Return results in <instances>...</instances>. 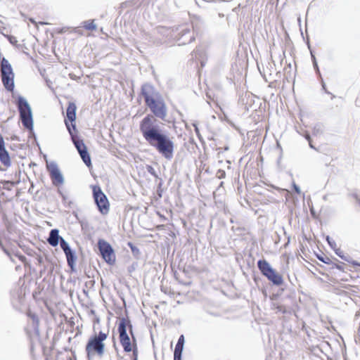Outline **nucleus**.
<instances>
[{"mask_svg": "<svg viewBox=\"0 0 360 360\" xmlns=\"http://www.w3.org/2000/svg\"><path fill=\"white\" fill-rule=\"evenodd\" d=\"M153 115L148 114L139 123V130L144 140L167 160L173 158L174 143L172 138L158 124L155 117L165 120L166 105L162 96L146 105Z\"/></svg>", "mask_w": 360, "mask_h": 360, "instance_id": "obj_1", "label": "nucleus"}, {"mask_svg": "<svg viewBox=\"0 0 360 360\" xmlns=\"http://www.w3.org/2000/svg\"><path fill=\"white\" fill-rule=\"evenodd\" d=\"M107 337V333L100 331L98 335H94L89 340L85 348L89 358L95 354H97L99 356L103 355L105 347L103 341Z\"/></svg>", "mask_w": 360, "mask_h": 360, "instance_id": "obj_2", "label": "nucleus"}, {"mask_svg": "<svg viewBox=\"0 0 360 360\" xmlns=\"http://www.w3.org/2000/svg\"><path fill=\"white\" fill-rule=\"evenodd\" d=\"M17 105L22 125L27 129H32L33 120L31 108L27 100L20 96L18 98Z\"/></svg>", "mask_w": 360, "mask_h": 360, "instance_id": "obj_3", "label": "nucleus"}, {"mask_svg": "<svg viewBox=\"0 0 360 360\" xmlns=\"http://www.w3.org/2000/svg\"><path fill=\"white\" fill-rule=\"evenodd\" d=\"M257 266L261 273L276 285H281L283 282L281 275L276 272L271 265L264 259L257 262Z\"/></svg>", "mask_w": 360, "mask_h": 360, "instance_id": "obj_4", "label": "nucleus"}, {"mask_svg": "<svg viewBox=\"0 0 360 360\" xmlns=\"http://www.w3.org/2000/svg\"><path fill=\"white\" fill-rule=\"evenodd\" d=\"M65 124L67 127V129L70 133V135L71 136L72 141L77 148L81 158L82 159L84 164L89 167L91 165V160L90 155L88 153L87 148L84 143L83 140L78 139L72 132V128L70 127V124L65 122Z\"/></svg>", "mask_w": 360, "mask_h": 360, "instance_id": "obj_5", "label": "nucleus"}, {"mask_svg": "<svg viewBox=\"0 0 360 360\" xmlns=\"http://www.w3.org/2000/svg\"><path fill=\"white\" fill-rule=\"evenodd\" d=\"M93 197L98 210L103 214L109 212V202L99 186H93Z\"/></svg>", "mask_w": 360, "mask_h": 360, "instance_id": "obj_6", "label": "nucleus"}, {"mask_svg": "<svg viewBox=\"0 0 360 360\" xmlns=\"http://www.w3.org/2000/svg\"><path fill=\"white\" fill-rule=\"evenodd\" d=\"M127 322L129 325L131 333H132V330H131L132 326L130 324V321H127L124 318H122L120 321L119 326H118V332L120 333V343H121L122 346L123 347L124 351L126 352H129L133 349V348L131 347V344L130 342L129 337L127 333Z\"/></svg>", "mask_w": 360, "mask_h": 360, "instance_id": "obj_7", "label": "nucleus"}, {"mask_svg": "<svg viewBox=\"0 0 360 360\" xmlns=\"http://www.w3.org/2000/svg\"><path fill=\"white\" fill-rule=\"evenodd\" d=\"M98 248L102 258L108 264H113L115 262L116 257L113 248L109 243L103 239L98 241Z\"/></svg>", "mask_w": 360, "mask_h": 360, "instance_id": "obj_8", "label": "nucleus"}, {"mask_svg": "<svg viewBox=\"0 0 360 360\" xmlns=\"http://www.w3.org/2000/svg\"><path fill=\"white\" fill-rule=\"evenodd\" d=\"M47 169L49 172L53 185L58 186L64 183V177L60 171L58 165L55 162L47 163Z\"/></svg>", "mask_w": 360, "mask_h": 360, "instance_id": "obj_9", "label": "nucleus"}, {"mask_svg": "<svg viewBox=\"0 0 360 360\" xmlns=\"http://www.w3.org/2000/svg\"><path fill=\"white\" fill-rule=\"evenodd\" d=\"M141 95L143 96L146 105L161 96L155 87L148 83L142 85Z\"/></svg>", "mask_w": 360, "mask_h": 360, "instance_id": "obj_10", "label": "nucleus"}, {"mask_svg": "<svg viewBox=\"0 0 360 360\" xmlns=\"http://www.w3.org/2000/svg\"><path fill=\"white\" fill-rule=\"evenodd\" d=\"M76 110L77 107L75 103L70 102L66 110V116L68 120L71 122V126L73 130H76V125L72 123L76 120Z\"/></svg>", "mask_w": 360, "mask_h": 360, "instance_id": "obj_11", "label": "nucleus"}, {"mask_svg": "<svg viewBox=\"0 0 360 360\" xmlns=\"http://www.w3.org/2000/svg\"><path fill=\"white\" fill-rule=\"evenodd\" d=\"M0 160L5 165L8 166L11 164L10 158L4 146V141L0 134Z\"/></svg>", "mask_w": 360, "mask_h": 360, "instance_id": "obj_12", "label": "nucleus"}, {"mask_svg": "<svg viewBox=\"0 0 360 360\" xmlns=\"http://www.w3.org/2000/svg\"><path fill=\"white\" fill-rule=\"evenodd\" d=\"M184 336L181 335L179 338L174 352V360H181V354L184 345Z\"/></svg>", "mask_w": 360, "mask_h": 360, "instance_id": "obj_13", "label": "nucleus"}, {"mask_svg": "<svg viewBox=\"0 0 360 360\" xmlns=\"http://www.w3.org/2000/svg\"><path fill=\"white\" fill-rule=\"evenodd\" d=\"M2 83L6 89L12 91L14 89V74H1Z\"/></svg>", "mask_w": 360, "mask_h": 360, "instance_id": "obj_14", "label": "nucleus"}, {"mask_svg": "<svg viewBox=\"0 0 360 360\" xmlns=\"http://www.w3.org/2000/svg\"><path fill=\"white\" fill-rule=\"evenodd\" d=\"M60 238L62 237L59 236V231L53 229L51 230L47 241L50 245L56 247L59 243Z\"/></svg>", "mask_w": 360, "mask_h": 360, "instance_id": "obj_15", "label": "nucleus"}, {"mask_svg": "<svg viewBox=\"0 0 360 360\" xmlns=\"http://www.w3.org/2000/svg\"><path fill=\"white\" fill-rule=\"evenodd\" d=\"M64 253L65 255L68 266L71 268L72 270H73L74 267L75 266V262L77 259V256L75 255V251H73L70 248L68 250H65L64 252Z\"/></svg>", "mask_w": 360, "mask_h": 360, "instance_id": "obj_16", "label": "nucleus"}, {"mask_svg": "<svg viewBox=\"0 0 360 360\" xmlns=\"http://www.w3.org/2000/svg\"><path fill=\"white\" fill-rule=\"evenodd\" d=\"M1 74L13 75V71L11 65L7 59L2 58L0 65Z\"/></svg>", "mask_w": 360, "mask_h": 360, "instance_id": "obj_17", "label": "nucleus"}, {"mask_svg": "<svg viewBox=\"0 0 360 360\" xmlns=\"http://www.w3.org/2000/svg\"><path fill=\"white\" fill-rule=\"evenodd\" d=\"M155 32L158 34L162 35L165 37H176L174 34V30L165 27H158L155 29Z\"/></svg>", "mask_w": 360, "mask_h": 360, "instance_id": "obj_18", "label": "nucleus"}, {"mask_svg": "<svg viewBox=\"0 0 360 360\" xmlns=\"http://www.w3.org/2000/svg\"><path fill=\"white\" fill-rule=\"evenodd\" d=\"M179 34H181V38L186 37L187 34H189V37L187 39H184L182 41V44L191 43L194 40V37L191 35V30L188 27H181L179 30Z\"/></svg>", "mask_w": 360, "mask_h": 360, "instance_id": "obj_19", "label": "nucleus"}, {"mask_svg": "<svg viewBox=\"0 0 360 360\" xmlns=\"http://www.w3.org/2000/svg\"><path fill=\"white\" fill-rule=\"evenodd\" d=\"M28 316L31 318L32 321V327L34 329V330L38 333L39 332V319L37 316L34 314L29 313Z\"/></svg>", "mask_w": 360, "mask_h": 360, "instance_id": "obj_20", "label": "nucleus"}, {"mask_svg": "<svg viewBox=\"0 0 360 360\" xmlns=\"http://www.w3.org/2000/svg\"><path fill=\"white\" fill-rule=\"evenodd\" d=\"M82 23H83V27L86 30H95L97 28V26L94 23V20H86V21H84Z\"/></svg>", "mask_w": 360, "mask_h": 360, "instance_id": "obj_21", "label": "nucleus"}, {"mask_svg": "<svg viewBox=\"0 0 360 360\" xmlns=\"http://www.w3.org/2000/svg\"><path fill=\"white\" fill-rule=\"evenodd\" d=\"M272 309H276L278 312H281L282 314L288 313V311L286 309V308L278 303L274 302L272 304Z\"/></svg>", "mask_w": 360, "mask_h": 360, "instance_id": "obj_22", "label": "nucleus"}, {"mask_svg": "<svg viewBox=\"0 0 360 360\" xmlns=\"http://www.w3.org/2000/svg\"><path fill=\"white\" fill-rule=\"evenodd\" d=\"M323 132V127L321 124H316L313 128V135L317 136L322 134Z\"/></svg>", "mask_w": 360, "mask_h": 360, "instance_id": "obj_23", "label": "nucleus"}, {"mask_svg": "<svg viewBox=\"0 0 360 360\" xmlns=\"http://www.w3.org/2000/svg\"><path fill=\"white\" fill-rule=\"evenodd\" d=\"M59 243H60V246L61 249L63 250V252L70 249L69 244L63 237L60 238V239L59 240Z\"/></svg>", "mask_w": 360, "mask_h": 360, "instance_id": "obj_24", "label": "nucleus"}, {"mask_svg": "<svg viewBox=\"0 0 360 360\" xmlns=\"http://www.w3.org/2000/svg\"><path fill=\"white\" fill-rule=\"evenodd\" d=\"M58 192L61 196L63 202L65 204H68V207H70L72 202L68 200V197L66 195H65L60 190H58Z\"/></svg>", "mask_w": 360, "mask_h": 360, "instance_id": "obj_25", "label": "nucleus"}, {"mask_svg": "<svg viewBox=\"0 0 360 360\" xmlns=\"http://www.w3.org/2000/svg\"><path fill=\"white\" fill-rule=\"evenodd\" d=\"M326 240L328 241L331 248H333V250L336 248V243L330 236H328L326 237Z\"/></svg>", "mask_w": 360, "mask_h": 360, "instance_id": "obj_26", "label": "nucleus"}, {"mask_svg": "<svg viewBox=\"0 0 360 360\" xmlns=\"http://www.w3.org/2000/svg\"><path fill=\"white\" fill-rule=\"evenodd\" d=\"M147 170L154 177H158V174H157L155 169L152 166H148Z\"/></svg>", "mask_w": 360, "mask_h": 360, "instance_id": "obj_27", "label": "nucleus"}, {"mask_svg": "<svg viewBox=\"0 0 360 360\" xmlns=\"http://www.w3.org/2000/svg\"><path fill=\"white\" fill-rule=\"evenodd\" d=\"M334 250L338 256H339L342 259H344L345 260H347L345 256L343 255V252L340 248H335Z\"/></svg>", "mask_w": 360, "mask_h": 360, "instance_id": "obj_28", "label": "nucleus"}, {"mask_svg": "<svg viewBox=\"0 0 360 360\" xmlns=\"http://www.w3.org/2000/svg\"><path fill=\"white\" fill-rule=\"evenodd\" d=\"M133 352V360H137L138 358V349L136 345L133 347L131 350Z\"/></svg>", "mask_w": 360, "mask_h": 360, "instance_id": "obj_29", "label": "nucleus"}, {"mask_svg": "<svg viewBox=\"0 0 360 360\" xmlns=\"http://www.w3.org/2000/svg\"><path fill=\"white\" fill-rule=\"evenodd\" d=\"M311 57H312V60H313V65H314V68L316 69V72L320 74V72H319V67H318V64H317V62H316V58L314 55H311Z\"/></svg>", "mask_w": 360, "mask_h": 360, "instance_id": "obj_30", "label": "nucleus"}, {"mask_svg": "<svg viewBox=\"0 0 360 360\" xmlns=\"http://www.w3.org/2000/svg\"><path fill=\"white\" fill-rule=\"evenodd\" d=\"M193 126L195 128V132L197 136L198 137L199 139H201V135H200V131H199V129L198 127L197 124L196 123H193Z\"/></svg>", "mask_w": 360, "mask_h": 360, "instance_id": "obj_31", "label": "nucleus"}, {"mask_svg": "<svg viewBox=\"0 0 360 360\" xmlns=\"http://www.w3.org/2000/svg\"><path fill=\"white\" fill-rule=\"evenodd\" d=\"M217 176L219 178V179H222V178H224L225 176H226V173L224 170L222 169H219L217 171Z\"/></svg>", "mask_w": 360, "mask_h": 360, "instance_id": "obj_32", "label": "nucleus"}, {"mask_svg": "<svg viewBox=\"0 0 360 360\" xmlns=\"http://www.w3.org/2000/svg\"><path fill=\"white\" fill-rule=\"evenodd\" d=\"M7 38L12 44H15L18 42L16 38L13 36H7Z\"/></svg>", "mask_w": 360, "mask_h": 360, "instance_id": "obj_33", "label": "nucleus"}, {"mask_svg": "<svg viewBox=\"0 0 360 360\" xmlns=\"http://www.w3.org/2000/svg\"><path fill=\"white\" fill-rule=\"evenodd\" d=\"M293 188L295 189V191L297 193L300 194L301 193L300 187L297 185H296L295 183L293 184Z\"/></svg>", "mask_w": 360, "mask_h": 360, "instance_id": "obj_34", "label": "nucleus"}, {"mask_svg": "<svg viewBox=\"0 0 360 360\" xmlns=\"http://www.w3.org/2000/svg\"><path fill=\"white\" fill-rule=\"evenodd\" d=\"M352 195L360 205V196L356 193H354Z\"/></svg>", "mask_w": 360, "mask_h": 360, "instance_id": "obj_35", "label": "nucleus"}, {"mask_svg": "<svg viewBox=\"0 0 360 360\" xmlns=\"http://www.w3.org/2000/svg\"><path fill=\"white\" fill-rule=\"evenodd\" d=\"M304 138L308 141H311V136L309 135V134L308 132H306L304 135Z\"/></svg>", "mask_w": 360, "mask_h": 360, "instance_id": "obj_36", "label": "nucleus"}, {"mask_svg": "<svg viewBox=\"0 0 360 360\" xmlns=\"http://www.w3.org/2000/svg\"><path fill=\"white\" fill-rule=\"evenodd\" d=\"M200 51H200V50H199V49H195V50L194 51V54H195V57H197V56L199 54V53H200Z\"/></svg>", "mask_w": 360, "mask_h": 360, "instance_id": "obj_37", "label": "nucleus"}, {"mask_svg": "<svg viewBox=\"0 0 360 360\" xmlns=\"http://www.w3.org/2000/svg\"><path fill=\"white\" fill-rule=\"evenodd\" d=\"M309 147H310L311 148L316 149V148H315V147L312 145V143H311V141H309Z\"/></svg>", "mask_w": 360, "mask_h": 360, "instance_id": "obj_38", "label": "nucleus"}, {"mask_svg": "<svg viewBox=\"0 0 360 360\" xmlns=\"http://www.w3.org/2000/svg\"><path fill=\"white\" fill-rule=\"evenodd\" d=\"M2 184H13V183L10 182V181H3V182H2Z\"/></svg>", "mask_w": 360, "mask_h": 360, "instance_id": "obj_39", "label": "nucleus"}, {"mask_svg": "<svg viewBox=\"0 0 360 360\" xmlns=\"http://www.w3.org/2000/svg\"><path fill=\"white\" fill-rule=\"evenodd\" d=\"M322 86H323V89H325L326 85H325V84L323 82L322 84Z\"/></svg>", "mask_w": 360, "mask_h": 360, "instance_id": "obj_40", "label": "nucleus"}]
</instances>
